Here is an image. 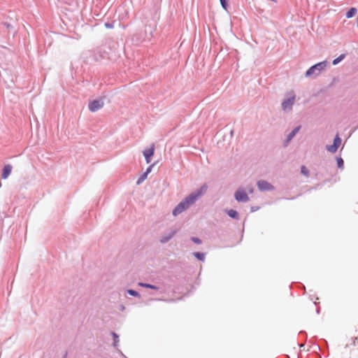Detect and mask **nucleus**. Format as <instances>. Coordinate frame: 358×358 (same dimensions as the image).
Returning a JSON list of instances; mask_svg holds the SVG:
<instances>
[{
    "instance_id": "nucleus-1",
    "label": "nucleus",
    "mask_w": 358,
    "mask_h": 358,
    "mask_svg": "<svg viewBox=\"0 0 358 358\" xmlns=\"http://www.w3.org/2000/svg\"><path fill=\"white\" fill-rule=\"evenodd\" d=\"M206 186L202 185L199 189L192 192L182 199L173 210V215L177 216L193 205L206 192Z\"/></svg>"
},
{
    "instance_id": "nucleus-2",
    "label": "nucleus",
    "mask_w": 358,
    "mask_h": 358,
    "mask_svg": "<svg viewBox=\"0 0 358 358\" xmlns=\"http://www.w3.org/2000/svg\"><path fill=\"white\" fill-rule=\"evenodd\" d=\"M327 66V62L323 61L319 63H317L312 66H310L306 72V77H310L313 75L318 76L322 71L324 70Z\"/></svg>"
},
{
    "instance_id": "nucleus-3",
    "label": "nucleus",
    "mask_w": 358,
    "mask_h": 358,
    "mask_svg": "<svg viewBox=\"0 0 358 358\" xmlns=\"http://www.w3.org/2000/svg\"><path fill=\"white\" fill-rule=\"evenodd\" d=\"M288 97L283 100L282 103V109L284 111L290 110L292 108V106L294 105V100H295V94L293 92H290L287 94Z\"/></svg>"
},
{
    "instance_id": "nucleus-4",
    "label": "nucleus",
    "mask_w": 358,
    "mask_h": 358,
    "mask_svg": "<svg viewBox=\"0 0 358 358\" xmlns=\"http://www.w3.org/2000/svg\"><path fill=\"white\" fill-rule=\"evenodd\" d=\"M257 186L261 192H269L274 189V186L264 180H258Z\"/></svg>"
},
{
    "instance_id": "nucleus-5",
    "label": "nucleus",
    "mask_w": 358,
    "mask_h": 358,
    "mask_svg": "<svg viewBox=\"0 0 358 358\" xmlns=\"http://www.w3.org/2000/svg\"><path fill=\"white\" fill-rule=\"evenodd\" d=\"M341 144V138L337 134L334 139L332 145H326V150L331 153H335L337 152L338 148Z\"/></svg>"
},
{
    "instance_id": "nucleus-6",
    "label": "nucleus",
    "mask_w": 358,
    "mask_h": 358,
    "mask_svg": "<svg viewBox=\"0 0 358 358\" xmlns=\"http://www.w3.org/2000/svg\"><path fill=\"white\" fill-rule=\"evenodd\" d=\"M234 197L238 202L245 203L250 200L247 193L242 189H239L235 192Z\"/></svg>"
},
{
    "instance_id": "nucleus-7",
    "label": "nucleus",
    "mask_w": 358,
    "mask_h": 358,
    "mask_svg": "<svg viewBox=\"0 0 358 358\" xmlns=\"http://www.w3.org/2000/svg\"><path fill=\"white\" fill-rule=\"evenodd\" d=\"M103 106V101L101 99L93 100L89 104V109L91 112H96Z\"/></svg>"
},
{
    "instance_id": "nucleus-8",
    "label": "nucleus",
    "mask_w": 358,
    "mask_h": 358,
    "mask_svg": "<svg viewBox=\"0 0 358 358\" xmlns=\"http://www.w3.org/2000/svg\"><path fill=\"white\" fill-rule=\"evenodd\" d=\"M143 155L145 157V162L147 164H149L151 162V157L154 155L155 154V148H154V145H152L151 146V148L147 149V150H145L143 152Z\"/></svg>"
},
{
    "instance_id": "nucleus-9",
    "label": "nucleus",
    "mask_w": 358,
    "mask_h": 358,
    "mask_svg": "<svg viewBox=\"0 0 358 358\" xmlns=\"http://www.w3.org/2000/svg\"><path fill=\"white\" fill-rule=\"evenodd\" d=\"M176 233V231L173 230V231H170L169 233L162 236L159 239V242L163 244L168 243L174 236Z\"/></svg>"
},
{
    "instance_id": "nucleus-10",
    "label": "nucleus",
    "mask_w": 358,
    "mask_h": 358,
    "mask_svg": "<svg viewBox=\"0 0 358 358\" xmlns=\"http://www.w3.org/2000/svg\"><path fill=\"white\" fill-rule=\"evenodd\" d=\"M12 166L10 164H6L3 166L1 173V178L6 179L12 171Z\"/></svg>"
},
{
    "instance_id": "nucleus-11",
    "label": "nucleus",
    "mask_w": 358,
    "mask_h": 358,
    "mask_svg": "<svg viewBox=\"0 0 358 358\" xmlns=\"http://www.w3.org/2000/svg\"><path fill=\"white\" fill-rule=\"evenodd\" d=\"M301 129V126H298L295 127L287 136L286 141L289 142L294 136L295 135L299 132V131Z\"/></svg>"
},
{
    "instance_id": "nucleus-12",
    "label": "nucleus",
    "mask_w": 358,
    "mask_h": 358,
    "mask_svg": "<svg viewBox=\"0 0 358 358\" xmlns=\"http://www.w3.org/2000/svg\"><path fill=\"white\" fill-rule=\"evenodd\" d=\"M227 214L233 219L238 220V213L234 209L225 210Z\"/></svg>"
},
{
    "instance_id": "nucleus-13",
    "label": "nucleus",
    "mask_w": 358,
    "mask_h": 358,
    "mask_svg": "<svg viewBox=\"0 0 358 358\" xmlns=\"http://www.w3.org/2000/svg\"><path fill=\"white\" fill-rule=\"evenodd\" d=\"M138 285L142 287L149 288V289H155V290H159V287H157V286H156L155 285L150 284V283L139 282Z\"/></svg>"
},
{
    "instance_id": "nucleus-14",
    "label": "nucleus",
    "mask_w": 358,
    "mask_h": 358,
    "mask_svg": "<svg viewBox=\"0 0 358 358\" xmlns=\"http://www.w3.org/2000/svg\"><path fill=\"white\" fill-rule=\"evenodd\" d=\"M193 256L198 260L203 262L205 260L206 254L200 252H194L192 253Z\"/></svg>"
},
{
    "instance_id": "nucleus-15",
    "label": "nucleus",
    "mask_w": 358,
    "mask_h": 358,
    "mask_svg": "<svg viewBox=\"0 0 358 358\" xmlns=\"http://www.w3.org/2000/svg\"><path fill=\"white\" fill-rule=\"evenodd\" d=\"M357 12V10L356 8H350L346 13L345 15H346V17L348 18H351L352 17H354L356 13Z\"/></svg>"
},
{
    "instance_id": "nucleus-16",
    "label": "nucleus",
    "mask_w": 358,
    "mask_h": 358,
    "mask_svg": "<svg viewBox=\"0 0 358 358\" xmlns=\"http://www.w3.org/2000/svg\"><path fill=\"white\" fill-rule=\"evenodd\" d=\"M111 336H113V345L114 348H117L118 346V343L120 341L119 340V336L118 334H117L114 331H112L110 333Z\"/></svg>"
},
{
    "instance_id": "nucleus-17",
    "label": "nucleus",
    "mask_w": 358,
    "mask_h": 358,
    "mask_svg": "<svg viewBox=\"0 0 358 358\" xmlns=\"http://www.w3.org/2000/svg\"><path fill=\"white\" fill-rule=\"evenodd\" d=\"M345 54H341L337 58L334 59L332 62L333 65H337L339 62H341L345 57Z\"/></svg>"
},
{
    "instance_id": "nucleus-18",
    "label": "nucleus",
    "mask_w": 358,
    "mask_h": 358,
    "mask_svg": "<svg viewBox=\"0 0 358 358\" xmlns=\"http://www.w3.org/2000/svg\"><path fill=\"white\" fill-rule=\"evenodd\" d=\"M337 166L338 169H343L344 161L341 157H336Z\"/></svg>"
},
{
    "instance_id": "nucleus-19",
    "label": "nucleus",
    "mask_w": 358,
    "mask_h": 358,
    "mask_svg": "<svg viewBox=\"0 0 358 358\" xmlns=\"http://www.w3.org/2000/svg\"><path fill=\"white\" fill-rule=\"evenodd\" d=\"M126 292H127V293L128 294H129L131 296H136V297H140L141 296L140 294L137 291H136L134 289H129Z\"/></svg>"
},
{
    "instance_id": "nucleus-20",
    "label": "nucleus",
    "mask_w": 358,
    "mask_h": 358,
    "mask_svg": "<svg viewBox=\"0 0 358 358\" xmlns=\"http://www.w3.org/2000/svg\"><path fill=\"white\" fill-rule=\"evenodd\" d=\"M148 177V175L143 173L137 180L136 184L141 185Z\"/></svg>"
},
{
    "instance_id": "nucleus-21",
    "label": "nucleus",
    "mask_w": 358,
    "mask_h": 358,
    "mask_svg": "<svg viewBox=\"0 0 358 358\" xmlns=\"http://www.w3.org/2000/svg\"><path fill=\"white\" fill-rule=\"evenodd\" d=\"M220 2L222 8L225 10H227L229 8L227 0H220Z\"/></svg>"
},
{
    "instance_id": "nucleus-22",
    "label": "nucleus",
    "mask_w": 358,
    "mask_h": 358,
    "mask_svg": "<svg viewBox=\"0 0 358 358\" xmlns=\"http://www.w3.org/2000/svg\"><path fill=\"white\" fill-rule=\"evenodd\" d=\"M301 173L305 176H308L309 170L305 166H301Z\"/></svg>"
},
{
    "instance_id": "nucleus-23",
    "label": "nucleus",
    "mask_w": 358,
    "mask_h": 358,
    "mask_svg": "<svg viewBox=\"0 0 358 358\" xmlns=\"http://www.w3.org/2000/svg\"><path fill=\"white\" fill-rule=\"evenodd\" d=\"M191 241L196 244H201L202 243L201 240L198 237H192Z\"/></svg>"
},
{
    "instance_id": "nucleus-24",
    "label": "nucleus",
    "mask_w": 358,
    "mask_h": 358,
    "mask_svg": "<svg viewBox=\"0 0 358 358\" xmlns=\"http://www.w3.org/2000/svg\"><path fill=\"white\" fill-rule=\"evenodd\" d=\"M104 25L107 29H113L114 27L113 22H106Z\"/></svg>"
},
{
    "instance_id": "nucleus-25",
    "label": "nucleus",
    "mask_w": 358,
    "mask_h": 358,
    "mask_svg": "<svg viewBox=\"0 0 358 358\" xmlns=\"http://www.w3.org/2000/svg\"><path fill=\"white\" fill-rule=\"evenodd\" d=\"M154 164H151L150 165L147 169H146V171L145 172H144L145 174L148 175L151 171H152V167L154 166Z\"/></svg>"
},
{
    "instance_id": "nucleus-26",
    "label": "nucleus",
    "mask_w": 358,
    "mask_h": 358,
    "mask_svg": "<svg viewBox=\"0 0 358 358\" xmlns=\"http://www.w3.org/2000/svg\"><path fill=\"white\" fill-rule=\"evenodd\" d=\"M117 350H118V352L120 353V355H121L122 357H124V358H127V357H126V356L122 353V352H121V351H120V350H118V349H117Z\"/></svg>"
},
{
    "instance_id": "nucleus-27",
    "label": "nucleus",
    "mask_w": 358,
    "mask_h": 358,
    "mask_svg": "<svg viewBox=\"0 0 358 358\" xmlns=\"http://www.w3.org/2000/svg\"><path fill=\"white\" fill-rule=\"evenodd\" d=\"M257 209H258V208L252 207L251 210L253 212L255 211Z\"/></svg>"
},
{
    "instance_id": "nucleus-28",
    "label": "nucleus",
    "mask_w": 358,
    "mask_h": 358,
    "mask_svg": "<svg viewBox=\"0 0 358 358\" xmlns=\"http://www.w3.org/2000/svg\"><path fill=\"white\" fill-rule=\"evenodd\" d=\"M320 311V308H317V310H316L317 313L319 314Z\"/></svg>"
},
{
    "instance_id": "nucleus-29",
    "label": "nucleus",
    "mask_w": 358,
    "mask_h": 358,
    "mask_svg": "<svg viewBox=\"0 0 358 358\" xmlns=\"http://www.w3.org/2000/svg\"><path fill=\"white\" fill-rule=\"evenodd\" d=\"M120 310H124V306H121V307H120Z\"/></svg>"
},
{
    "instance_id": "nucleus-30",
    "label": "nucleus",
    "mask_w": 358,
    "mask_h": 358,
    "mask_svg": "<svg viewBox=\"0 0 358 358\" xmlns=\"http://www.w3.org/2000/svg\"><path fill=\"white\" fill-rule=\"evenodd\" d=\"M66 357H67V352H65V354L63 356V358H66Z\"/></svg>"
},
{
    "instance_id": "nucleus-31",
    "label": "nucleus",
    "mask_w": 358,
    "mask_h": 358,
    "mask_svg": "<svg viewBox=\"0 0 358 358\" xmlns=\"http://www.w3.org/2000/svg\"><path fill=\"white\" fill-rule=\"evenodd\" d=\"M304 345H304L303 343H302V344H300V345H299V347H300V348H303V347H304Z\"/></svg>"
},
{
    "instance_id": "nucleus-32",
    "label": "nucleus",
    "mask_w": 358,
    "mask_h": 358,
    "mask_svg": "<svg viewBox=\"0 0 358 358\" xmlns=\"http://www.w3.org/2000/svg\"><path fill=\"white\" fill-rule=\"evenodd\" d=\"M230 134H231V136H233V134H234V131L233 130L231 131Z\"/></svg>"
},
{
    "instance_id": "nucleus-33",
    "label": "nucleus",
    "mask_w": 358,
    "mask_h": 358,
    "mask_svg": "<svg viewBox=\"0 0 358 358\" xmlns=\"http://www.w3.org/2000/svg\"><path fill=\"white\" fill-rule=\"evenodd\" d=\"M357 28H358V20H357Z\"/></svg>"
},
{
    "instance_id": "nucleus-34",
    "label": "nucleus",
    "mask_w": 358,
    "mask_h": 358,
    "mask_svg": "<svg viewBox=\"0 0 358 358\" xmlns=\"http://www.w3.org/2000/svg\"><path fill=\"white\" fill-rule=\"evenodd\" d=\"M357 128H358V126L356 127V129H357Z\"/></svg>"
}]
</instances>
